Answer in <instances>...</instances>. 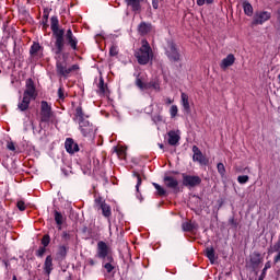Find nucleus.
Listing matches in <instances>:
<instances>
[{
	"label": "nucleus",
	"mask_w": 280,
	"mask_h": 280,
	"mask_svg": "<svg viewBox=\"0 0 280 280\" xmlns=\"http://www.w3.org/2000/svg\"><path fill=\"white\" fill-rule=\"evenodd\" d=\"M32 100H36V86H34V81L28 79L26 81V89L23 94L22 101L18 104V108L20 110H27L30 108V103Z\"/></svg>",
	"instance_id": "nucleus-1"
},
{
	"label": "nucleus",
	"mask_w": 280,
	"mask_h": 280,
	"mask_svg": "<svg viewBox=\"0 0 280 280\" xmlns=\"http://www.w3.org/2000/svg\"><path fill=\"white\" fill-rule=\"evenodd\" d=\"M135 56L139 65H148V62L154 58V52L152 51V47H150L148 40L143 39L141 42V47L136 51Z\"/></svg>",
	"instance_id": "nucleus-2"
},
{
	"label": "nucleus",
	"mask_w": 280,
	"mask_h": 280,
	"mask_svg": "<svg viewBox=\"0 0 280 280\" xmlns=\"http://www.w3.org/2000/svg\"><path fill=\"white\" fill-rule=\"evenodd\" d=\"M136 84L138 89H141V91H145L148 89H152L153 91H161V83L159 80H153L149 83H145V78L141 77V74L137 77Z\"/></svg>",
	"instance_id": "nucleus-3"
},
{
	"label": "nucleus",
	"mask_w": 280,
	"mask_h": 280,
	"mask_svg": "<svg viewBox=\"0 0 280 280\" xmlns=\"http://www.w3.org/2000/svg\"><path fill=\"white\" fill-rule=\"evenodd\" d=\"M165 49L170 60H173L174 62L180 60V54L178 52V48H176V44L170 42Z\"/></svg>",
	"instance_id": "nucleus-4"
},
{
	"label": "nucleus",
	"mask_w": 280,
	"mask_h": 280,
	"mask_svg": "<svg viewBox=\"0 0 280 280\" xmlns=\"http://www.w3.org/2000/svg\"><path fill=\"white\" fill-rule=\"evenodd\" d=\"M270 12L267 11H259L256 12L254 15V21L253 24L254 25H264V23H266V21H270Z\"/></svg>",
	"instance_id": "nucleus-5"
},
{
	"label": "nucleus",
	"mask_w": 280,
	"mask_h": 280,
	"mask_svg": "<svg viewBox=\"0 0 280 280\" xmlns=\"http://www.w3.org/2000/svg\"><path fill=\"white\" fill-rule=\"evenodd\" d=\"M40 117L42 121H49V119H51V106L45 101H43L40 105Z\"/></svg>",
	"instance_id": "nucleus-6"
},
{
	"label": "nucleus",
	"mask_w": 280,
	"mask_h": 280,
	"mask_svg": "<svg viewBox=\"0 0 280 280\" xmlns=\"http://www.w3.org/2000/svg\"><path fill=\"white\" fill-rule=\"evenodd\" d=\"M79 126L83 137H89V135H93V125H91L89 120H81L79 122Z\"/></svg>",
	"instance_id": "nucleus-7"
},
{
	"label": "nucleus",
	"mask_w": 280,
	"mask_h": 280,
	"mask_svg": "<svg viewBox=\"0 0 280 280\" xmlns=\"http://www.w3.org/2000/svg\"><path fill=\"white\" fill-rule=\"evenodd\" d=\"M167 136L170 145H178L180 141V130H171Z\"/></svg>",
	"instance_id": "nucleus-8"
},
{
	"label": "nucleus",
	"mask_w": 280,
	"mask_h": 280,
	"mask_svg": "<svg viewBox=\"0 0 280 280\" xmlns=\"http://www.w3.org/2000/svg\"><path fill=\"white\" fill-rule=\"evenodd\" d=\"M192 152H194V155H192L194 161H197L201 165H207V159H205V155H202V152L200 151V149H198V147L194 145Z\"/></svg>",
	"instance_id": "nucleus-9"
},
{
	"label": "nucleus",
	"mask_w": 280,
	"mask_h": 280,
	"mask_svg": "<svg viewBox=\"0 0 280 280\" xmlns=\"http://www.w3.org/2000/svg\"><path fill=\"white\" fill-rule=\"evenodd\" d=\"M201 179L198 176H189V175H184V185L186 187H196V185H200Z\"/></svg>",
	"instance_id": "nucleus-10"
},
{
	"label": "nucleus",
	"mask_w": 280,
	"mask_h": 280,
	"mask_svg": "<svg viewBox=\"0 0 280 280\" xmlns=\"http://www.w3.org/2000/svg\"><path fill=\"white\" fill-rule=\"evenodd\" d=\"M233 65H235V56L230 54L224 59H222L220 67L221 69H229V67H233Z\"/></svg>",
	"instance_id": "nucleus-11"
},
{
	"label": "nucleus",
	"mask_w": 280,
	"mask_h": 280,
	"mask_svg": "<svg viewBox=\"0 0 280 280\" xmlns=\"http://www.w3.org/2000/svg\"><path fill=\"white\" fill-rule=\"evenodd\" d=\"M78 66H72L71 68L65 67L59 60L57 61V71L61 75H69L70 72L75 71Z\"/></svg>",
	"instance_id": "nucleus-12"
},
{
	"label": "nucleus",
	"mask_w": 280,
	"mask_h": 280,
	"mask_svg": "<svg viewBox=\"0 0 280 280\" xmlns=\"http://www.w3.org/2000/svg\"><path fill=\"white\" fill-rule=\"evenodd\" d=\"M106 255H108V245L101 241L97 244V256L101 257V259H104Z\"/></svg>",
	"instance_id": "nucleus-13"
},
{
	"label": "nucleus",
	"mask_w": 280,
	"mask_h": 280,
	"mask_svg": "<svg viewBox=\"0 0 280 280\" xmlns=\"http://www.w3.org/2000/svg\"><path fill=\"white\" fill-rule=\"evenodd\" d=\"M66 150L69 152V154H73V152H78L80 149L78 148V143L73 142V139L68 138L66 140Z\"/></svg>",
	"instance_id": "nucleus-14"
},
{
	"label": "nucleus",
	"mask_w": 280,
	"mask_h": 280,
	"mask_svg": "<svg viewBox=\"0 0 280 280\" xmlns=\"http://www.w3.org/2000/svg\"><path fill=\"white\" fill-rule=\"evenodd\" d=\"M66 38H67L70 47H72V49H77L78 39L75 38V36H73V32H71V30L67 31Z\"/></svg>",
	"instance_id": "nucleus-15"
},
{
	"label": "nucleus",
	"mask_w": 280,
	"mask_h": 280,
	"mask_svg": "<svg viewBox=\"0 0 280 280\" xmlns=\"http://www.w3.org/2000/svg\"><path fill=\"white\" fill-rule=\"evenodd\" d=\"M164 185H166L170 189H176L178 187V180L174 177L166 176L164 177Z\"/></svg>",
	"instance_id": "nucleus-16"
},
{
	"label": "nucleus",
	"mask_w": 280,
	"mask_h": 280,
	"mask_svg": "<svg viewBox=\"0 0 280 280\" xmlns=\"http://www.w3.org/2000/svg\"><path fill=\"white\" fill-rule=\"evenodd\" d=\"M182 106L186 113H189L191 110V107L189 106V96L183 92L182 95Z\"/></svg>",
	"instance_id": "nucleus-17"
},
{
	"label": "nucleus",
	"mask_w": 280,
	"mask_h": 280,
	"mask_svg": "<svg viewBox=\"0 0 280 280\" xmlns=\"http://www.w3.org/2000/svg\"><path fill=\"white\" fill-rule=\"evenodd\" d=\"M127 5H129L133 12H139L141 10V0H125Z\"/></svg>",
	"instance_id": "nucleus-18"
},
{
	"label": "nucleus",
	"mask_w": 280,
	"mask_h": 280,
	"mask_svg": "<svg viewBox=\"0 0 280 280\" xmlns=\"http://www.w3.org/2000/svg\"><path fill=\"white\" fill-rule=\"evenodd\" d=\"M56 47H57V50L55 51V54L57 56H60L61 51H62V48L65 47V37H59V38H56V43H55Z\"/></svg>",
	"instance_id": "nucleus-19"
},
{
	"label": "nucleus",
	"mask_w": 280,
	"mask_h": 280,
	"mask_svg": "<svg viewBox=\"0 0 280 280\" xmlns=\"http://www.w3.org/2000/svg\"><path fill=\"white\" fill-rule=\"evenodd\" d=\"M243 10H244V14H246V16H253V4H250V2L244 1Z\"/></svg>",
	"instance_id": "nucleus-20"
},
{
	"label": "nucleus",
	"mask_w": 280,
	"mask_h": 280,
	"mask_svg": "<svg viewBox=\"0 0 280 280\" xmlns=\"http://www.w3.org/2000/svg\"><path fill=\"white\" fill-rule=\"evenodd\" d=\"M150 30H152V26L150 24H147L145 22H142L138 26V32H140L141 34H148V32H150Z\"/></svg>",
	"instance_id": "nucleus-21"
},
{
	"label": "nucleus",
	"mask_w": 280,
	"mask_h": 280,
	"mask_svg": "<svg viewBox=\"0 0 280 280\" xmlns=\"http://www.w3.org/2000/svg\"><path fill=\"white\" fill-rule=\"evenodd\" d=\"M206 255L208 259L213 264L215 261V250H213V247H207Z\"/></svg>",
	"instance_id": "nucleus-22"
},
{
	"label": "nucleus",
	"mask_w": 280,
	"mask_h": 280,
	"mask_svg": "<svg viewBox=\"0 0 280 280\" xmlns=\"http://www.w3.org/2000/svg\"><path fill=\"white\" fill-rule=\"evenodd\" d=\"M45 272H47V275H50L51 273V267H52V259H51V256H48L46 257V260H45Z\"/></svg>",
	"instance_id": "nucleus-23"
},
{
	"label": "nucleus",
	"mask_w": 280,
	"mask_h": 280,
	"mask_svg": "<svg viewBox=\"0 0 280 280\" xmlns=\"http://www.w3.org/2000/svg\"><path fill=\"white\" fill-rule=\"evenodd\" d=\"M101 209L105 218H110L112 211H110V206H108V203H102Z\"/></svg>",
	"instance_id": "nucleus-24"
},
{
	"label": "nucleus",
	"mask_w": 280,
	"mask_h": 280,
	"mask_svg": "<svg viewBox=\"0 0 280 280\" xmlns=\"http://www.w3.org/2000/svg\"><path fill=\"white\" fill-rule=\"evenodd\" d=\"M98 90L102 95H108V88L104 84V79H100Z\"/></svg>",
	"instance_id": "nucleus-25"
},
{
	"label": "nucleus",
	"mask_w": 280,
	"mask_h": 280,
	"mask_svg": "<svg viewBox=\"0 0 280 280\" xmlns=\"http://www.w3.org/2000/svg\"><path fill=\"white\" fill-rule=\"evenodd\" d=\"M75 117L79 119V124L80 121H84V113H82V107H77Z\"/></svg>",
	"instance_id": "nucleus-26"
},
{
	"label": "nucleus",
	"mask_w": 280,
	"mask_h": 280,
	"mask_svg": "<svg viewBox=\"0 0 280 280\" xmlns=\"http://www.w3.org/2000/svg\"><path fill=\"white\" fill-rule=\"evenodd\" d=\"M115 151L118 154L119 159H126V148L118 147L115 149Z\"/></svg>",
	"instance_id": "nucleus-27"
},
{
	"label": "nucleus",
	"mask_w": 280,
	"mask_h": 280,
	"mask_svg": "<svg viewBox=\"0 0 280 280\" xmlns=\"http://www.w3.org/2000/svg\"><path fill=\"white\" fill-rule=\"evenodd\" d=\"M52 34L56 38H65V31L60 28L52 30Z\"/></svg>",
	"instance_id": "nucleus-28"
},
{
	"label": "nucleus",
	"mask_w": 280,
	"mask_h": 280,
	"mask_svg": "<svg viewBox=\"0 0 280 280\" xmlns=\"http://www.w3.org/2000/svg\"><path fill=\"white\" fill-rule=\"evenodd\" d=\"M217 170H218V173L220 174V176L224 177L225 174H226V168L224 167V164L222 163H219L217 165Z\"/></svg>",
	"instance_id": "nucleus-29"
},
{
	"label": "nucleus",
	"mask_w": 280,
	"mask_h": 280,
	"mask_svg": "<svg viewBox=\"0 0 280 280\" xmlns=\"http://www.w3.org/2000/svg\"><path fill=\"white\" fill-rule=\"evenodd\" d=\"M153 187L156 189L159 196H165V188L161 187V185L153 183Z\"/></svg>",
	"instance_id": "nucleus-30"
},
{
	"label": "nucleus",
	"mask_w": 280,
	"mask_h": 280,
	"mask_svg": "<svg viewBox=\"0 0 280 280\" xmlns=\"http://www.w3.org/2000/svg\"><path fill=\"white\" fill-rule=\"evenodd\" d=\"M170 115L172 118L176 117V115H178V106L172 105L170 108Z\"/></svg>",
	"instance_id": "nucleus-31"
},
{
	"label": "nucleus",
	"mask_w": 280,
	"mask_h": 280,
	"mask_svg": "<svg viewBox=\"0 0 280 280\" xmlns=\"http://www.w3.org/2000/svg\"><path fill=\"white\" fill-rule=\"evenodd\" d=\"M248 179H249L248 175H241L237 177V180L241 185H246V183H248Z\"/></svg>",
	"instance_id": "nucleus-32"
},
{
	"label": "nucleus",
	"mask_w": 280,
	"mask_h": 280,
	"mask_svg": "<svg viewBox=\"0 0 280 280\" xmlns=\"http://www.w3.org/2000/svg\"><path fill=\"white\" fill-rule=\"evenodd\" d=\"M40 50V45L39 44H33L31 47V54L34 56V54H38V51Z\"/></svg>",
	"instance_id": "nucleus-33"
},
{
	"label": "nucleus",
	"mask_w": 280,
	"mask_h": 280,
	"mask_svg": "<svg viewBox=\"0 0 280 280\" xmlns=\"http://www.w3.org/2000/svg\"><path fill=\"white\" fill-rule=\"evenodd\" d=\"M50 21H51V24H50L51 30L52 31L58 30V18L54 16L50 19Z\"/></svg>",
	"instance_id": "nucleus-34"
},
{
	"label": "nucleus",
	"mask_w": 280,
	"mask_h": 280,
	"mask_svg": "<svg viewBox=\"0 0 280 280\" xmlns=\"http://www.w3.org/2000/svg\"><path fill=\"white\" fill-rule=\"evenodd\" d=\"M55 222H57L59 226L62 225V214H60V212L55 213Z\"/></svg>",
	"instance_id": "nucleus-35"
},
{
	"label": "nucleus",
	"mask_w": 280,
	"mask_h": 280,
	"mask_svg": "<svg viewBox=\"0 0 280 280\" xmlns=\"http://www.w3.org/2000/svg\"><path fill=\"white\" fill-rule=\"evenodd\" d=\"M117 54H119V49L117 48V46H112L109 49V55L117 56Z\"/></svg>",
	"instance_id": "nucleus-36"
},
{
	"label": "nucleus",
	"mask_w": 280,
	"mask_h": 280,
	"mask_svg": "<svg viewBox=\"0 0 280 280\" xmlns=\"http://www.w3.org/2000/svg\"><path fill=\"white\" fill-rule=\"evenodd\" d=\"M197 1V5H205V3H207L208 5L213 3V0H196Z\"/></svg>",
	"instance_id": "nucleus-37"
},
{
	"label": "nucleus",
	"mask_w": 280,
	"mask_h": 280,
	"mask_svg": "<svg viewBox=\"0 0 280 280\" xmlns=\"http://www.w3.org/2000/svg\"><path fill=\"white\" fill-rule=\"evenodd\" d=\"M192 229H194V225H191V223L189 222L183 223L184 231H191Z\"/></svg>",
	"instance_id": "nucleus-38"
},
{
	"label": "nucleus",
	"mask_w": 280,
	"mask_h": 280,
	"mask_svg": "<svg viewBox=\"0 0 280 280\" xmlns=\"http://www.w3.org/2000/svg\"><path fill=\"white\" fill-rule=\"evenodd\" d=\"M16 206L20 211H25V201L20 200Z\"/></svg>",
	"instance_id": "nucleus-39"
},
{
	"label": "nucleus",
	"mask_w": 280,
	"mask_h": 280,
	"mask_svg": "<svg viewBox=\"0 0 280 280\" xmlns=\"http://www.w3.org/2000/svg\"><path fill=\"white\" fill-rule=\"evenodd\" d=\"M7 148H8V150H11V152H14V150H16V147L14 145V142H12V141H9L7 143Z\"/></svg>",
	"instance_id": "nucleus-40"
},
{
	"label": "nucleus",
	"mask_w": 280,
	"mask_h": 280,
	"mask_svg": "<svg viewBox=\"0 0 280 280\" xmlns=\"http://www.w3.org/2000/svg\"><path fill=\"white\" fill-rule=\"evenodd\" d=\"M58 97H59V100H63L65 98V89L59 88V90H58Z\"/></svg>",
	"instance_id": "nucleus-41"
},
{
	"label": "nucleus",
	"mask_w": 280,
	"mask_h": 280,
	"mask_svg": "<svg viewBox=\"0 0 280 280\" xmlns=\"http://www.w3.org/2000/svg\"><path fill=\"white\" fill-rule=\"evenodd\" d=\"M42 244H43V246H49V237L47 235H45L43 237Z\"/></svg>",
	"instance_id": "nucleus-42"
},
{
	"label": "nucleus",
	"mask_w": 280,
	"mask_h": 280,
	"mask_svg": "<svg viewBox=\"0 0 280 280\" xmlns=\"http://www.w3.org/2000/svg\"><path fill=\"white\" fill-rule=\"evenodd\" d=\"M104 268H105V270H106L107 272H113V269H114L115 267H113V266L110 265V262H107V264H105Z\"/></svg>",
	"instance_id": "nucleus-43"
},
{
	"label": "nucleus",
	"mask_w": 280,
	"mask_h": 280,
	"mask_svg": "<svg viewBox=\"0 0 280 280\" xmlns=\"http://www.w3.org/2000/svg\"><path fill=\"white\" fill-rule=\"evenodd\" d=\"M37 255L38 257H43L45 255V247H40L38 250H37Z\"/></svg>",
	"instance_id": "nucleus-44"
},
{
	"label": "nucleus",
	"mask_w": 280,
	"mask_h": 280,
	"mask_svg": "<svg viewBox=\"0 0 280 280\" xmlns=\"http://www.w3.org/2000/svg\"><path fill=\"white\" fill-rule=\"evenodd\" d=\"M137 185H136V188H137V191H139V187L141 186V177L139 175H137Z\"/></svg>",
	"instance_id": "nucleus-45"
},
{
	"label": "nucleus",
	"mask_w": 280,
	"mask_h": 280,
	"mask_svg": "<svg viewBox=\"0 0 280 280\" xmlns=\"http://www.w3.org/2000/svg\"><path fill=\"white\" fill-rule=\"evenodd\" d=\"M152 5L154 10H159V0H152Z\"/></svg>",
	"instance_id": "nucleus-46"
},
{
	"label": "nucleus",
	"mask_w": 280,
	"mask_h": 280,
	"mask_svg": "<svg viewBox=\"0 0 280 280\" xmlns=\"http://www.w3.org/2000/svg\"><path fill=\"white\" fill-rule=\"evenodd\" d=\"M165 103H166V104H173V103H174V100H172V98H166V100H165Z\"/></svg>",
	"instance_id": "nucleus-47"
},
{
	"label": "nucleus",
	"mask_w": 280,
	"mask_h": 280,
	"mask_svg": "<svg viewBox=\"0 0 280 280\" xmlns=\"http://www.w3.org/2000/svg\"><path fill=\"white\" fill-rule=\"evenodd\" d=\"M268 268H270V262H267V264L265 265L264 272H266Z\"/></svg>",
	"instance_id": "nucleus-48"
},
{
	"label": "nucleus",
	"mask_w": 280,
	"mask_h": 280,
	"mask_svg": "<svg viewBox=\"0 0 280 280\" xmlns=\"http://www.w3.org/2000/svg\"><path fill=\"white\" fill-rule=\"evenodd\" d=\"M91 266H95V261L93 259L88 260Z\"/></svg>",
	"instance_id": "nucleus-49"
},
{
	"label": "nucleus",
	"mask_w": 280,
	"mask_h": 280,
	"mask_svg": "<svg viewBox=\"0 0 280 280\" xmlns=\"http://www.w3.org/2000/svg\"><path fill=\"white\" fill-rule=\"evenodd\" d=\"M159 147L161 148V150H163V144H159Z\"/></svg>",
	"instance_id": "nucleus-50"
},
{
	"label": "nucleus",
	"mask_w": 280,
	"mask_h": 280,
	"mask_svg": "<svg viewBox=\"0 0 280 280\" xmlns=\"http://www.w3.org/2000/svg\"><path fill=\"white\" fill-rule=\"evenodd\" d=\"M12 280H18V279H16V276H13V279H12Z\"/></svg>",
	"instance_id": "nucleus-51"
},
{
	"label": "nucleus",
	"mask_w": 280,
	"mask_h": 280,
	"mask_svg": "<svg viewBox=\"0 0 280 280\" xmlns=\"http://www.w3.org/2000/svg\"><path fill=\"white\" fill-rule=\"evenodd\" d=\"M253 264H259V261H253Z\"/></svg>",
	"instance_id": "nucleus-52"
}]
</instances>
